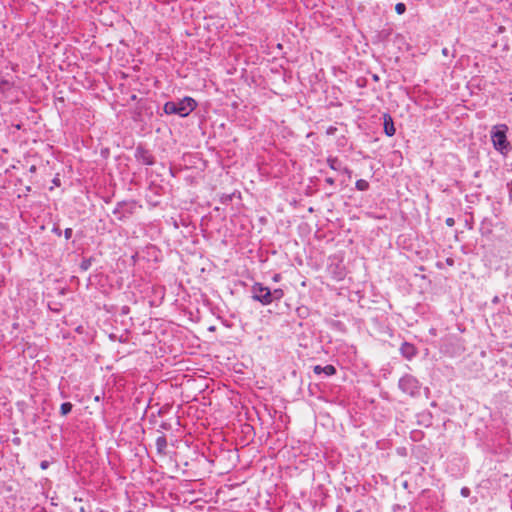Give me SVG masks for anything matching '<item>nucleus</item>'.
Segmentation results:
<instances>
[{
    "instance_id": "1",
    "label": "nucleus",
    "mask_w": 512,
    "mask_h": 512,
    "mask_svg": "<svg viewBox=\"0 0 512 512\" xmlns=\"http://www.w3.org/2000/svg\"><path fill=\"white\" fill-rule=\"evenodd\" d=\"M197 106L196 101L191 97H185L178 101H168L164 104L163 110L166 114H176L181 117L188 116Z\"/></svg>"
},
{
    "instance_id": "2",
    "label": "nucleus",
    "mask_w": 512,
    "mask_h": 512,
    "mask_svg": "<svg viewBox=\"0 0 512 512\" xmlns=\"http://www.w3.org/2000/svg\"><path fill=\"white\" fill-rule=\"evenodd\" d=\"M494 129L496 130L493 131L491 135L494 148L502 154H505L510 149V144L506 137L508 127L505 124H502L495 126Z\"/></svg>"
},
{
    "instance_id": "3",
    "label": "nucleus",
    "mask_w": 512,
    "mask_h": 512,
    "mask_svg": "<svg viewBox=\"0 0 512 512\" xmlns=\"http://www.w3.org/2000/svg\"><path fill=\"white\" fill-rule=\"evenodd\" d=\"M398 387L403 393L411 397L420 394L421 385L419 381L410 374H405L399 379Z\"/></svg>"
},
{
    "instance_id": "4",
    "label": "nucleus",
    "mask_w": 512,
    "mask_h": 512,
    "mask_svg": "<svg viewBox=\"0 0 512 512\" xmlns=\"http://www.w3.org/2000/svg\"><path fill=\"white\" fill-rule=\"evenodd\" d=\"M141 208L134 200H125L118 202L116 207L113 209V214L120 221L128 218L130 215L134 214L138 209Z\"/></svg>"
},
{
    "instance_id": "5",
    "label": "nucleus",
    "mask_w": 512,
    "mask_h": 512,
    "mask_svg": "<svg viewBox=\"0 0 512 512\" xmlns=\"http://www.w3.org/2000/svg\"><path fill=\"white\" fill-rule=\"evenodd\" d=\"M251 292L253 300L258 301L265 306L271 304V290L262 283H254L251 287Z\"/></svg>"
},
{
    "instance_id": "6",
    "label": "nucleus",
    "mask_w": 512,
    "mask_h": 512,
    "mask_svg": "<svg viewBox=\"0 0 512 512\" xmlns=\"http://www.w3.org/2000/svg\"><path fill=\"white\" fill-rule=\"evenodd\" d=\"M136 160L143 165H153L154 157L152 153L142 146H138L135 150Z\"/></svg>"
},
{
    "instance_id": "7",
    "label": "nucleus",
    "mask_w": 512,
    "mask_h": 512,
    "mask_svg": "<svg viewBox=\"0 0 512 512\" xmlns=\"http://www.w3.org/2000/svg\"><path fill=\"white\" fill-rule=\"evenodd\" d=\"M400 353L404 358L411 360L413 357L416 356L417 349L413 344L404 342L400 347Z\"/></svg>"
},
{
    "instance_id": "8",
    "label": "nucleus",
    "mask_w": 512,
    "mask_h": 512,
    "mask_svg": "<svg viewBox=\"0 0 512 512\" xmlns=\"http://www.w3.org/2000/svg\"><path fill=\"white\" fill-rule=\"evenodd\" d=\"M383 125H384V131L387 136H393L396 132L393 119L389 114H384L383 116Z\"/></svg>"
},
{
    "instance_id": "9",
    "label": "nucleus",
    "mask_w": 512,
    "mask_h": 512,
    "mask_svg": "<svg viewBox=\"0 0 512 512\" xmlns=\"http://www.w3.org/2000/svg\"><path fill=\"white\" fill-rule=\"evenodd\" d=\"M313 372L317 375H320L321 373H324L325 375L327 376H332L336 373V368L329 364V365H326L324 367L320 366V365H315L313 367Z\"/></svg>"
},
{
    "instance_id": "10",
    "label": "nucleus",
    "mask_w": 512,
    "mask_h": 512,
    "mask_svg": "<svg viewBox=\"0 0 512 512\" xmlns=\"http://www.w3.org/2000/svg\"><path fill=\"white\" fill-rule=\"evenodd\" d=\"M156 449H157V452L159 454H161V455H165L166 454L167 439H166L165 435H161V436L157 437V439H156Z\"/></svg>"
},
{
    "instance_id": "11",
    "label": "nucleus",
    "mask_w": 512,
    "mask_h": 512,
    "mask_svg": "<svg viewBox=\"0 0 512 512\" xmlns=\"http://www.w3.org/2000/svg\"><path fill=\"white\" fill-rule=\"evenodd\" d=\"M493 225L491 221L485 219L480 224V233L482 236L489 237L492 234Z\"/></svg>"
},
{
    "instance_id": "12",
    "label": "nucleus",
    "mask_w": 512,
    "mask_h": 512,
    "mask_svg": "<svg viewBox=\"0 0 512 512\" xmlns=\"http://www.w3.org/2000/svg\"><path fill=\"white\" fill-rule=\"evenodd\" d=\"M327 163L330 166V168L335 171H341L344 169L342 161L336 157H329L327 159Z\"/></svg>"
},
{
    "instance_id": "13",
    "label": "nucleus",
    "mask_w": 512,
    "mask_h": 512,
    "mask_svg": "<svg viewBox=\"0 0 512 512\" xmlns=\"http://www.w3.org/2000/svg\"><path fill=\"white\" fill-rule=\"evenodd\" d=\"M284 297V291L280 288H276L271 291V304L275 301H280Z\"/></svg>"
},
{
    "instance_id": "14",
    "label": "nucleus",
    "mask_w": 512,
    "mask_h": 512,
    "mask_svg": "<svg viewBox=\"0 0 512 512\" xmlns=\"http://www.w3.org/2000/svg\"><path fill=\"white\" fill-rule=\"evenodd\" d=\"M72 408H73L72 403H70V402L62 403L60 406L61 415L66 416L67 414H69L71 412Z\"/></svg>"
},
{
    "instance_id": "15",
    "label": "nucleus",
    "mask_w": 512,
    "mask_h": 512,
    "mask_svg": "<svg viewBox=\"0 0 512 512\" xmlns=\"http://www.w3.org/2000/svg\"><path fill=\"white\" fill-rule=\"evenodd\" d=\"M356 188L360 191L367 190L369 188V183L366 180L360 179L356 182Z\"/></svg>"
},
{
    "instance_id": "16",
    "label": "nucleus",
    "mask_w": 512,
    "mask_h": 512,
    "mask_svg": "<svg viewBox=\"0 0 512 512\" xmlns=\"http://www.w3.org/2000/svg\"><path fill=\"white\" fill-rule=\"evenodd\" d=\"M395 11L397 14L401 15L406 11V5L402 2H399L395 5Z\"/></svg>"
},
{
    "instance_id": "17",
    "label": "nucleus",
    "mask_w": 512,
    "mask_h": 512,
    "mask_svg": "<svg viewBox=\"0 0 512 512\" xmlns=\"http://www.w3.org/2000/svg\"><path fill=\"white\" fill-rule=\"evenodd\" d=\"M91 266V259H84L81 264H80V268L82 270H88Z\"/></svg>"
},
{
    "instance_id": "18",
    "label": "nucleus",
    "mask_w": 512,
    "mask_h": 512,
    "mask_svg": "<svg viewBox=\"0 0 512 512\" xmlns=\"http://www.w3.org/2000/svg\"><path fill=\"white\" fill-rule=\"evenodd\" d=\"M234 195L235 194H223V196L221 197V202L223 204H228L232 200Z\"/></svg>"
},
{
    "instance_id": "19",
    "label": "nucleus",
    "mask_w": 512,
    "mask_h": 512,
    "mask_svg": "<svg viewBox=\"0 0 512 512\" xmlns=\"http://www.w3.org/2000/svg\"><path fill=\"white\" fill-rule=\"evenodd\" d=\"M73 230L71 228H66L64 231L65 238L69 240L72 237Z\"/></svg>"
},
{
    "instance_id": "20",
    "label": "nucleus",
    "mask_w": 512,
    "mask_h": 512,
    "mask_svg": "<svg viewBox=\"0 0 512 512\" xmlns=\"http://www.w3.org/2000/svg\"><path fill=\"white\" fill-rule=\"evenodd\" d=\"M49 465H50V463H49L47 460H43V461H41V463H40V468H41L42 470H45V469H47V468L49 467Z\"/></svg>"
},
{
    "instance_id": "21",
    "label": "nucleus",
    "mask_w": 512,
    "mask_h": 512,
    "mask_svg": "<svg viewBox=\"0 0 512 512\" xmlns=\"http://www.w3.org/2000/svg\"><path fill=\"white\" fill-rule=\"evenodd\" d=\"M469 494H470V490H469V488H467V487H463V488L461 489V495H462V496H464V497H468V496H469Z\"/></svg>"
},
{
    "instance_id": "22",
    "label": "nucleus",
    "mask_w": 512,
    "mask_h": 512,
    "mask_svg": "<svg viewBox=\"0 0 512 512\" xmlns=\"http://www.w3.org/2000/svg\"><path fill=\"white\" fill-rule=\"evenodd\" d=\"M446 224L448 226H453L454 225V219L453 218H447L446 219Z\"/></svg>"
},
{
    "instance_id": "23",
    "label": "nucleus",
    "mask_w": 512,
    "mask_h": 512,
    "mask_svg": "<svg viewBox=\"0 0 512 512\" xmlns=\"http://www.w3.org/2000/svg\"><path fill=\"white\" fill-rule=\"evenodd\" d=\"M446 263L449 265V266H453L454 265V260L452 258H447L446 259Z\"/></svg>"
},
{
    "instance_id": "24",
    "label": "nucleus",
    "mask_w": 512,
    "mask_h": 512,
    "mask_svg": "<svg viewBox=\"0 0 512 512\" xmlns=\"http://www.w3.org/2000/svg\"><path fill=\"white\" fill-rule=\"evenodd\" d=\"M448 53H449L448 48H443V49H442V54H443L444 56H448Z\"/></svg>"
},
{
    "instance_id": "25",
    "label": "nucleus",
    "mask_w": 512,
    "mask_h": 512,
    "mask_svg": "<svg viewBox=\"0 0 512 512\" xmlns=\"http://www.w3.org/2000/svg\"><path fill=\"white\" fill-rule=\"evenodd\" d=\"M54 232H56L58 235H60V234H61V231H60V229H59V228H54Z\"/></svg>"
},
{
    "instance_id": "26",
    "label": "nucleus",
    "mask_w": 512,
    "mask_h": 512,
    "mask_svg": "<svg viewBox=\"0 0 512 512\" xmlns=\"http://www.w3.org/2000/svg\"><path fill=\"white\" fill-rule=\"evenodd\" d=\"M58 181H59V179L55 178L54 179V184L58 185Z\"/></svg>"
},
{
    "instance_id": "27",
    "label": "nucleus",
    "mask_w": 512,
    "mask_h": 512,
    "mask_svg": "<svg viewBox=\"0 0 512 512\" xmlns=\"http://www.w3.org/2000/svg\"><path fill=\"white\" fill-rule=\"evenodd\" d=\"M105 202H109L110 201V198H104Z\"/></svg>"
},
{
    "instance_id": "28",
    "label": "nucleus",
    "mask_w": 512,
    "mask_h": 512,
    "mask_svg": "<svg viewBox=\"0 0 512 512\" xmlns=\"http://www.w3.org/2000/svg\"><path fill=\"white\" fill-rule=\"evenodd\" d=\"M278 277H279V275H276V276L274 277V280H275V281H277V280H278Z\"/></svg>"
},
{
    "instance_id": "29",
    "label": "nucleus",
    "mask_w": 512,
    "mask_h": 512,
    "mask_svg": "<svg viewBox=\"0 0 512 512\" xmlns=\"http://www.w3.org/2000/svg\"><path fill=\"white\" fill-rule=\"evenodd\" d=\"M128 311V308L123 309V313H126Z\"/></svg>"
}]
</instances>
